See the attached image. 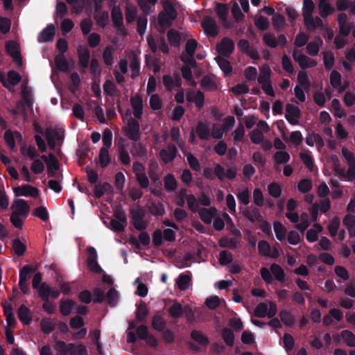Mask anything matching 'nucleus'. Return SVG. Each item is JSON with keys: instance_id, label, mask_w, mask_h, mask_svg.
<instances>
[{"instance_id": "obj_1", "label": "nucleus", "mask_w": 355, "mask_h": 355, "mask_svg": "<svg viewBox=\"0 0 355 355\" xmlns=\"http://www.w3.org/2000/svg\"><path fill=\"white\" fill-rule=\"evenodd\" d=\"M237 173V168L235 166L229 168L225 171L224 168L219 164H217L214 167L213 172L212 169L209 167H206L203 170V175L209 180L214 179V174L220 180L223 181L225 178L228 180H233L236 178Z\"/></svg>"}, {"instance_id": "obj_2", "label": "nucleus", "mask_w": 355, "mask_h": 355, "mask_svg": "<svg viewBox=\"0 0 355 355\" xmlns=\"http://www.w3.org/2000/svg\"><path fill=\"white\" fill-rule=\"evenodd\" d=\"M336 10L340 12L337 18L338 26L347 24V15L344 11L349 9V15H355V1L336 0Z\"/></svg>"}, {"instance_id": "obj_3", "label": "nucleus", "mask_w": 355, "mask_h": 355, "mask_svg": "<svg viewBox=\"0 0 355 355\" xmlns=\"http://www.w3.org/2000/svg\"><path fill=\"white\" fill-rule=\"evenodd\" d=\"M130 214L132 224L137 230L143 231L147 228L148 223L144 220L146 216V212L144 209H132L130 211Z\"/></svg>"}, {"instance_id": "obj_4", "label": "nucleus", "mask_w": 355, "mask_h": 355, "mask_svg": "<svg viewBox=\"0 0 355 355\" xmlns=\"http://www.w3.org/2000/svg\"><path fill=\"white\" fill-rule=\"evenodd\" d=\"M125 135L133 141H139L141 139L140 125L138 121L133 118L128 120L127 127L125 129Z\"/></svg>"}, {"instance_id": "obj_5", "label": "nucleus", "mask_w": 355, "mask_h": 355, "mask_svg": "<svg viewBox=\"0 0 355 355\" xmlns=\"http://www.w3.org/2000/svg\"><path fill=\"white\" fill-rule=\"evenodd\" d=\"M33 271V267L30 265L24 266L19 270V287L21 292L24 294H27L29 293L28 280L30 277V273Z\"/></svg>"}, {"instance_id": "obj_6", "label": "nucleus", "mask_w": 355, "mask_h": 355, "mask_svg": "<svg viewBox=\"0 0 355 355\" xmlns=\"http://www.w3.org/2000/svg\"><path fill=\"white\" fill-rule=\"evenodd\" d=\"M234 41L227 37H223L216 46L217 51L225 58H229L234 52Z\"/></svg>"}, {"instance_id": "obj_7", "label": "nucleus", "mask_w": 355, "mask_h": 355, "mask_svg": "<svg viewBox=\"0 0 355 355\" xmlns=\"http://www.w3.org/2000/svg\"><path fill=\"white\" fill-rule=\"evenodd\" d=\"M89 256L87 259V265L89 270L96 273H101L103 270L97 261L98 254L94 247H89L87 249Z\"/></svg>"}, {"instance_id": "obj_8", "label": "nucleus", "mask_w": 355, "mask_h": 355, "mask_svg": "<svg viewBox=\"0 0 355 355\" xmlns=\"http://www.w3.org/2000/svg\"><path fill=\"white\" fill-rule=\"evenodd\" d=\"M201 26L207 36L215 37L218 34L216 21L210 16H205L202 20Z\"/></svg>"}, {"instance_id": "obj_9", "label": "nucleus", "mask_w": 355, "mask_h": 355, "mask_svg": "<svg viewBox=\"0 0 355 355\" xmlns=\"http://www.w3.org/2000/svg\"><path fill=\"white\" fill-rule=\"evenodd\" d=\"M6 53L12 58L13 60L18 66L22 64V57L18 44L12 40L8 41L6 44Z\"/></svg>"}, {"instance_id": "obj_10", "label": "nucleus", "mask_w": 355, "mask_h": 355, "mask_svg": "<svg viewBox=\"0 0 355 355\" xmlns=\"http://www.w3.org/2000/svg\"><path fill=\"white\" fill-rule=\"evenodd\" d=\"M112 21L114 26L121 33L126 35V31L123 26V18L121 8L114 7L111 11Z\"/></svg>"}, {"instance_id": "obj_11", "label": "nucleus", "mask_w": 355, "mask_h": 355, "mask_svg": "<svg viewBox=\"0 0 355 355\" xmlns=\"http://www.w3.org/2000/svg\"><path fill=\"white\" fill-rule=\"evenodd\" d=\"M293 56L302 69L312 68L317 65V62L315 60L309 58L303 53H298L296 50L294 51Z\"/></svg>"}, {"instance_id": "obj_12", "label": "nucleus", "mask_w": 355, "mask_h": 355, "mask_svg": "<svg viewBox=\"0 0 355 355\" xmlns=\"http://www.w3.org/2000/svg\"><path fill=\"white\" fill-rule=\"evenodd\" d=\"M4 140L10 150H14L16 148L15 140L21 141L23 139L21 134L15 130L13 132L10 130H7L4 133Z\"/></svg>"}, {"instance_id": "obj_13", "label": "nucleus", "mask_w": 355, "mask_h": 355, "mask_svg": "<svg viewBox=\"0 0 355 355\" xmlns=\"http://www.w3.org/2000/svg\"><path fill=\"white\" fill-rule=\"evenodd\" d=\"M14 192L17 196H31L36 198L39 195V190L29 184H24L15 189Z\"/></svg>"}, {"instance_id": "obj_14", "label": "nucleus", "mask_w": 355, "mask_h": 355, "mask_svg": "<svg viewBox=\"0 0 355 355\" xmlns=\"http://www.w3.org/2000/svg\"><path fill=\"white\" fill-rule=\"evenodd\" d=\"M11 208L15 209L12 212H17V215L24 218H26L30 209L28 205L24 199H15Z\"/></svg>"}, {"instance_id": "obj_15", "label": "nucleus", "mask_w": 355, "mask_h": 355, "mask_svg": "<svg viewBox=\"0 0 355 355\" xmlns=\"http://www.w3.org/2000/svg\"><path fill=\"white\" fill-rule=\"evenodd\" d=\"M177 153V148L174 145H168L166 149L160 150L159 156L165 164H168L176 157Z\"/></svg>"}, {"instance_id": "obj_16", "label": "nucleus", "mask_w": 355, "mask_h": 355, "mask_svg": "<svg viewBox=\"0 0 355 355\" xmlns=\"http://www.w3.org/2000/svg\"><path fill=\"white\" fill-rule=\"evenodd\" d=\"M55 34V26L53 24H49L40 33L37 37V41L40 43L51 42L53 40Z\"/></svg>"}, {"instance_id": "obj_17", "label": "nucleus", "mask_w": 355, "mask_h": 355, "mask_svg": "<svg viewBox=\"0 0 355 355\" xmlns=\"http://www.w3.org/2000/svg\"><path fill=\"white\" fill-rule=\"evenodd\" d=\"M130 103L134 110V116L137 119H140L143 114V100L139 95L130 98Z\"/></svg>"}, {"instance_id": "obj_18", "label": "nucleus", "mask_w": 355, "mask_h": 355, "mask_svg": "<svg viewBox=\"0 0 355 355\" xmlns=\"http://www.w3.org/2000/svg\"><path fill=\"white\" fill-rule=\"evenodd\" d=\"M77 51L80 66L83 68L88 67L90 59L89 50L87 48L80 45L77 49Z\"/></svg>"}, {"instance_id": "obj_19", "label": "nucleus", "mask_w": 355, "mask_h": 355, "mask_svg": "<svg viewBox=\"0 0 355 355\" xmlns=\"http://www.w3.org/2000/svg\"><path fill=\"white\" fill-rule=\"evenodd\" d=\"M149 212L156 216H162L165 214V208L162 202L151 200L146 204Z\"/></svg>"}, {"instance_id": "obj_20", "label": "nucleus", "mask_w": 355, "mask_h": 355, "mask_svg": "<svg viewBox=\"0 0 355 355\" xmlns=\"http://www.w3.org/2000/svg\"><path fill=\"white\" fill-rule=\"evenodd\" d=\"M315 9V5L312 0H303L302 11L304 24H311V17Z\"/></svg>"}, {"instance_id": "obj_21", "label": "nucleus", "mask_w": 355, "mask_h": 355, "mask_svg": "<svg viewBox=\"0 0 355 355\" xmlns=\"http://www.w3.org/2000/svg\"><path fill=\"white\" fill-rule=\"evenodd\" d=\"M18 318L25 325H28L32 321L31 310L24 304H21L17 311Z\"/></svg>"}, {"instance_id": "obj_22", "label": "nucleus", "mask_w": 355, "mask_h": 355, "mask_svg": "<svg viewBox=\"0 0 355 355\" xmlns=\"http://www.w3.org/2000/svg\"><path fill=\"white\" fill-rule=\"evenodd\" d=\"M47 162V174L49 178H58L56 171L59 169V162L56 157L53 154H49V159Z\"/></svg>"}, {"instance_id": "obj_23", "label": "nucleus", "mask_w": 355, "mask_h": 355, "mask_svg": "<svg viewBox=\"0 0 355 355\" xmlns=\"http://www.w3.org/2000/svg\"><path fill=\"white\" fill-rule=\"evenodd\" d=\"M216 12L219 19L221 21L223 25L227 28H230V25L228 24L227 21V15L229 10L227 5L222 3H217Z\"/></svg>"}, {"instance_id": "obj_24", "label": "nucleus", "mask_w": 355, "mask_h": 355, "mask_svg": "<svg viewBox=\"0 0 355 355\" xmlns=\"http://www.w3.org/2000/svg\"><path fill=\"white\" fill-rule=\"evenodd\" d=\"M196 132L201 140H208L211 136L210 130L207 124L202 121H198L196 128Z\"/></svg>"}, {"instance_id": "obj_25", "label": "nucleus", "mask_w": 355, "mask_h": 355, "mask_svg": "<svg viewBox=\"0 0 355 355\" xmlns=\"http://www.w3.org/2000/svg\"><path fill=\"white\" fill-rule=\"evenodd\" d=\"M130 153L133 157H143L146 155L147 150L140 141H134L131 146Z\"/></svg>"}, {"instance_id": "obj_26", "label": "nucleus", "mask_w": 355, "mask_h": 355, "mask_svg": "<svg viewBox=\"0 0 355 355\" xmlns=\"http://www.w3.org/2000/svg\"><path fill=\"white\" fill-rule=\"evenodd\" d=\"M216 213V209L215 207H211L209 209L202 208L199 211V216L200 219L205 224H210L213 218L215 216Z\"/></svg>"}, {"instance_id": "obj_27", "label": "nucleus", "mask_w": 355, "mask_h": 355, "mask_svg": "<svg viewBox=\"0 0 355 355\" xmlns=\"http://www.w3.org/2000/svg\"><path fill=\"white\" fill-rule=\"evenodd\" d=\"M227 58L222 57V55H218L215 58V60L220 69L223 71L225 76L230 75L232 71V67Z\"/></svg>"}, {"instance_id": "obj_28", "label": "nucleus", "mask_w": 355, "mask_h": 355, "mask_svg": "<svg viewBox=\"0 0 355 355\" xmlns=\"http://www.w3.org/2000/svg\"><path fill=\"white\" fill-rule=\"evenodd\" d=\"M322 44V40L320 36L314 38L313 41L310 42L306 45L307 53L312 55L315 56L318 55L320 49V45Z\"/></svg>"}, {"instance_id": "obj_29", "label": "nucleus", "mask_w": 355, "mask_h": 355, "mask_svg": "<svg viewBox=\"0 0 355 355\" xmlns=\"http://www.w3.org/2000/svg\"><path fill=\"white\" fill-rule=\"evenodd\" d=\"M149 313V309L146 304L141 302L137 306L136 319L138 322H143L146 320L147 315Z\"/></svg>"}, {"instance_id": "obj_30", "label": "nucleus", "mask_w": 355, "mask_h": 355, "mask_svg": "<svg viewBox=\"0 0 355 355\" xmlns=\"http://www.w3.org/2000/svg\"><path fill=\"white\" fill-rule=\"evenodd\" d=\"M191 284V278L189 275L181 273L176 279V284L180 291H186Z\"/></svg>"}, {"instance_id": "obj_31", "label": "nucleus", "mask_w": 355, "mask_h": 355, "mask_svg": "<svg viewBox=\"0 0 355 355\" xmlns=\"http://www.w3.org/2000/svg\"><path fill=\"white\" fill-rule=\"evenodd\" d=\"M74 302L71 299L61 300L60 301V311L64 316L69 315L74 306Z\"/></svg>"}, {"instance_id": "obj_32", "label": "nucleus", "mask_w": 355, "mask_h": 355, "mask_svg": "<svg viewBox=\"0 0 355 355\" xmlns=\"http://www.w3.org/2000/svg\"><path fill=\"white\" fill-rule=\"evenodd\" d=\"M167 37L170 44L174 47H179L181 43V35L179 31L170 29L167 32Z\"/></svg>"}, {"instance_id": "obj_33", "label": "nucleus", "mask_w": 355, "mask_h": 355, "mask_svg": "<svg viewBox=\"0 0 355 355\" xmlns=\"http://www.w3.org/2000/svg\"><path fill=\"white\" fill-rule=\"evenodd\" d=\"M187 100L189 102L194 101L196 106L198 109H200L204 106L205 96H204V94L201 91L198 90V91H197V92L196 93L194 96H193L191 94H187Z\"/></svg>"}, {"instance_id": "obj_34", "label": "nucleus", "mask_w": 355, "mask_h": 355, "mask_svg": "<svg viewBox=\"0 0 355 355\" xmlns=\"http://www.w3.org/2000/svg\"><path fill=\"white\" fill-rule=\"evenodd\" d=\"M55 64L58 70L63 72L69 71V63L64 57V54L59 53L55 57Z\"/></svg>"}, {"instance_id": "obj_35", "label": "nucleus", "mask_w": 355, "mask_h": 355, "mask_svg": "<svg viewBox=\"0 0 355 355\" xmlns=\"http://www.w3.org/2000/svg\"><path fill=\"white\" fill-rule=\"evenodd\" d=\"M164 188L167 192L174 191L178 186L177 180L173 174L168 173L164 178Z\"/></svg>"}, {"instance_id": "obj_36", "label": "nucleus", "mask_w": 355, "mask_h": 355, "mask_svg": "<svg viewBox=\"0 0 355 355\" xmlns=\"http://www.w3.org/2000/svg\"><path fill=\"white\" fill-rule=\"evenodd\" d=\"M137 9L132 4H127L125 10V20L127 24H132L137 17Z\"/></svg>"}, {"instance_id": "obj_37", "label": "nucleus", "mask_w": 355, "mask_h": 355, "mask_svg": "<svg viewBox=\"0 0 355 355\" xmlns=\"http://www.w3.org/2000/svg\"><path fill=\"white\" fill-rule=\"evenodd\" d=\"M291 159L290 155L285 150L277 151L273 155V159L276 164H287Z\"/></svg>"}, {"instance_id": "obj_38", "label": "nucleus", "mask_w": 355, "mask_h": 355, "mask_svg": "<svg viewBox=\"0 0 355 355\" xmlns=\"http://www.w3.org/2000/svg\"><path fill=\"white\" fill-rule=\"evenodd\" d=\"M3 311L8 327L9 328L15 327L17 324V321L15 317L12 305L8 304L7 306H5Z\"/></svg>"}, {"instance_id": "obj_39", "label": "nucleus", "mask_w": 355, "mask_h": 355, "mask_svg": "<svg viewBox=\"0 0 355 355\" xmlns=\"http://www.w3.org/2000/svg\"><path fill=\"white\" fill-rule=\"evenodd\" d=\"M272 22L273 28L276 31L280 32L283 30V28L285 26L286 19H285V17L282 15L277 12L272 17Z\"/></svg>"}, {"instance_id": "obj_40", "label": "nucleus", "mask_w": 355, "mask_h": 355, "mask_svg": "<svg viewBox=\"0 0 355 355\" xmlns=\"http://www.w3.org/2000/svg\"><path fill=\"white\" fill-rule=\"evenodd\" d=\"M270 269L272 275L277 281L280 282H284L285 281V272L279 265L272 263L271 264Z\"/></svg>"}, {"instance_id": "obj_41", "label": "nucleus", "mask_w": 355, "mask_h": 355, "mask_svg": "<svg viewBox=\"0 0 355 355\" xmlns=\"http://www.w3.org/2000/svg\"><path fill=\"white\" fill-rule=\"evenodd\" d=\"M166 326L165 320L162 315L156 314L153 316L152 320L153 328L157 331H163Z\"/></svg>"}, {"instance_id": "obj_42", "label": "nucleus", "mask_w": 355, "mask_h": 355, "mask_svg": "<svg viewBox=\"0 0 355 355\" xmlns=\"http://www.w3.org/2000/svg\"><path fill=\"white\" fill-rule=\"evenodd\" d=\"M183 309L182 304L178 302H174L169 308H168V313L170 316L173 318L177 319L182 317L183 314Z\"/></svg>"}, {"instance_id": "obj_43", "label": "nucleus", "mask_w": 355, "mask_h": 355, "mask_svg": "<svg viewBox=\"0 0 355 355\" xmlns=\"http://www.w3.org/2000/svg\"><path fill=\"white\" fill-rule=\"evenodd\" d=\"M108 149L101 148L99 151V164L103 168H106L111 161Z\"/></svg>"}, {"instance_id": "obj_44", "label": "nucleus", "mask_w": 355, "mask_h": 355, "mask_svg": "<svg viewBox=\"0 0 355 355\" xmlns=\"http://www.w3.org/2000/svg\"><path fill=\"white\" fill-rule=\"evenodd\" d=\"M311 24H304V26L308 31L314 32L318 28H323L324 24L320 17H315L314 18L312 15L311 17Z\"/></svg>"}, {"instance_id": "obj_45", "label": "nucleus", "mask_w": 355, "mask_h": 355, "mask_svg": "<svg viewBox=\"0 0 355 355\" xmlns=\"http://www.w3.org/2000/svg\"><path fill=\"white\" fill-rule=\"evenodd\" d=\"M191 338L202 346H207L209 343L208 338L197 330L191 331Z\"/></svg>"}, {"instance_id": "obj_46", "label": "nucleus", "mask_w": 355, "mask_h": 355, "mask_svg": "<svg viewBox=\"0 0 355 355\" xmlns=\"http://www.w3.org/2000/svg\"><path fill=\"white\" fill-rule=\"evenodd\" d=\"M340 336L347 346L355 347V335L353 332L349 330H343Z\"/></svg>"}, {"instance_id": "obj_47", "label": "nucleus", "mask_w": 355, "mask_h": 355, "mask_svg": "<svg viewBox=\"0 0 355 355\" xmlns=\"http://www.w3.org/2000/svg\"><path fill=\"white\" fill-rule=\"evenodd\" d=\"M163 8H164V13H166V15H168L171 19H175L178 17V12L173 5L168 1H165L163 3Z\"/></svg>"}, {"instance_id": "obj_48", "label": "nucleus", "mask_w": 355, "mask_h": 355, "mask_svg": "<svg viewBox=\"0 0 355 355\" xmlns=\"http://www.w3.org/2000/svg\"><path fill=\"white\" fill-rule=\"evenodd\" d=\"M70 349L69 355H87L86 347L83 344L75 345L69 343Z\"/></svg>"}, {"instance_id": "obj_49", "label": "nucleus", "mask_w": 355, "mask_h": 355, "mask_svg": "<svg viewBox=\"0 0 355 355\" xmlns=\"http://www.w3.org/2000/svg\"><path fill=\"white\" fill-rule=\"evenodd\" d=\"M230 3L232 5L231 11L234 18L237 22L242 21L245 16L241 12L239 4L234 0H232Z\"/></svg>"}, {"instance_id": "obj_50", "label": "nucleus", "mask_w": 355, "mask_h": 355, "mask_svg": "<svg viewBox=\"0 0 355 355\" xmlns=\"http://www.w3.org/2000/svg\"><path fill=\"white\" fill-rule=\"evenodd\" d=\"M274 231L277 239L282 241L285 239L286 230L279 221H275L273 224Z\"/></svg>"}, {"instance_id": "obj_51", "label": "nucleus", "mask_w": 355, "mask_h": 355, "mask_svg": "<svg viewBox=\"0 0 355 355\" xmlns=\"http://www.w3.org/2000/svg\"><path fill=\"white\" fill-rule=\"evenodd\" d=\"M340 218L338 216H334L328 225V230L331 236L334 237L338 234V230L340 227Z\"/></svg>"}, {"instance_id": "obj_52", "label": "nucleus", "mask_w": 355, "mask_h": 355, "mask_svg": "<svg viewBox=\"0 0 355 355\" xmlns=\"http://www.w3.org/2000/svg\"><path fill=\"white\" fill-rule=\"evenodd\" d=\"M300 157L306 167L310 171H312L313 168V159L311 155V153L309 150L306 152H301L300 153Z\"/></svg>"}, {"instance_id": "obj_53", "label": "nucleus", "mask_w": 355, "mask_h": 355, "mask_svg": "<svg viewBox=\"0 0 355 355\" xmlns=\"http://www.w3.org/2000/svg\"><path fill=\"white\" fill-rule=\"evenodd\" d=\"M279 318L282 322L286 326L292 327L295 323L294 317L286 310H283L279 312Z\"/></svg>"}, {"instance_id": "obj_54", "label": "nucleus", "mask_w": 355, "mask_h": 355, "mask_svg": "<svg viewBox=\"0 0 355 355\" xmlns=\"http://www.w3.org/2000/svg\"><path fill=\"white\" fill-rule=\"evenodd\" d=\"M40 327L45 334H50L55 329V324L50 318L42 319Z\"/></svg>"}, {"instance_id": "obj_55", "label": "nucleus", "mask_w": 355, "mask_h": 355, "mask_svg": "<svg viewBox=\"0 0 355 355\" xmlns=\"http://www.w3.org/2000/svg\"><path fill=\"white\" fill-rule=\"evenodd\" d=\"M219 245L224 248L234 249L237 247V241L235 238L223 237L218 241Z\"/></svg>"}, {"instance_id": "obj_56", "label": "nucleus", "mask_w": 355, "mask_h": 355, "mask_svg": "<svg viewBox=\"0 0 355 355\" xmlns=\"http://www.w3.org/2000/svg\"><path fill=\"white\" fill-rule=\"evenodd\" d=\"M334 55L331 51H326L323 53V62L325 69L329 71L334 64Z\"/></svg>"}, {"instance_id": "obj_57", "label": "nucleus", "mask_w": 355, "mask_h": 355, "mask_svg": "<svg viewBox=\"0 0 355 355\" xmlns=\"http://www.w3.org/2000/svg\"><path fill=\"white\" fill-rule=\"evenodd\" d=\"M12 248L15 254L18 257L22 256L26 250V245L23 243L19 239H15L12 241Z\"/></svg>"}, {"instance_id": "obj_58", "label": "nucleus", "mask_w": 355, "mask_h": 355, "mask_svg": "<svg viewBox=\"0 0 355 355\" xmlns=\"http://www.w3.org/2000/svg\"><path fill=\"white\" fill-rule=\"evenodd\" d=\"M261 73L259 76L257 80L259 84H263L270 82L271 75V70L268 66L263 67L261 69Z\"/></svg>"}, {"instance_id": "obj_59", "label": "nucleus", "mask_w": 355, "mask_h": 355, "mask_svg": "<svg viewBox=\"0 0 355 355\" xmlns=\"http://www.w3.org/2000/svg\"><path fill=\"white\" fill-rule=\"evenodd\" d=\"M222 338L227 346H233L234 343V334L231 329L224 328L222 330Z\"/></svg>"}, {"instance_id": "obj_60", "label": "nucleus", "mask_w": 355, "mask_h": 355, "mask_svg": "<svg viewBox=\"0 0 355 355\" xmlns=\"http://www.w3.org/2000/svg\"><path fill=\"white\" fill-rule=\"evenodd\" d=\"M104 93L110 96H114L115 93L117 92V88L111 80H106L103 84Z\"/></svg>"}, {"instance_id": "obj_61", "label": "nucleus", "mask_w": 355, "mask_h": 355, "mask_svg": "<svg viewBox=\"0 0 355 355\" xmlns=\"http://www.w3.org/2000/svg\"><path fill=\"white\" fill-rule=\"evenodd\" d=\"M173 21L174 19H171L164 12H160L158 15V24L163 28L171 27Z\"/></svg>"}, {"instance_id": "obj_62", "label": "nucleus", "mask_w": 355, "mask_h": 355, "mask_svg": "<svg viewBox=\"0 0 355 355\" xmlns=\"http://www.w3.org/2000/svg\"><path fill=\"white\" fill-rule=\"evenodd\" d=\"M97 24L100 27H105L109 19L108 12L107 11H101L96 13L94 17Z\"/></svg>"}, {"instance_id": "obj_63", "label": "nucleus", "mask_w": 355, "mask_h": 355, "mask_svg": "<svg viewBox=\"0 0 355 355\" xmlns=\"http://www.w3.org/2000/svg\"><path fill=\"white\" fill-rule=\"evenodd\" d=\"M37 289L38 291V295L42 300L49 299L51 286L46 282L42 283L40 286Z\"/></svg>"}, {"instance_id": "obj_64", "label": "nucleus", "mask_w": 355, "mask_h": 355, "mask_svg": "<svg viewBox=\"0 0 355 355\" xmlns=\"http://www.w3.org/2000/svg\"><path fill=\"white\" fill-rule=\"evenodd\" d=\"M55 349L60 353V355H67L69 353L70 346L64 341L58 340L55 345Z\"/></svg>"}]
</instances>
